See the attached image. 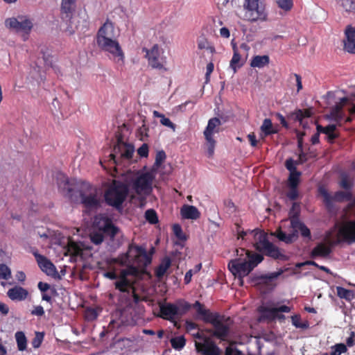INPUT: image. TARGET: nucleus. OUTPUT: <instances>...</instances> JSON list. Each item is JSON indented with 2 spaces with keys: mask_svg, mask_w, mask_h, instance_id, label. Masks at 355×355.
Returning <instances> with one entry per match:
<instances>
[{
  "mask_svg": "<svg viewBox=\"0 0 355 355\" xmlns=\"http://www.w3.org/2000/svg\"><path fill=\"white\" fill-rule=\"evenodd\" d=\"M114 36V26L109 19L98 29L96 35L98 46L103 51L110 53L117 62H124V53L116 40L112 39Z\"/></svg>",
  "mask_w": 355,
  "mask_h": 355,
  "instance_id": "nucleus-1",
  "label": "nucleus"
},
{
  "mask_svg": "<svg viewBox=\"0 0 355 355\" xmlns=\"http://www.w3.org/2000/svg\"><path fill=\"white\" fill-rule=\"evenodd\" d=\"M239 258L231 260L228 263L230 272L239 278L244 277L263 260L262 254L240 248L236 250Z\"/></svg>",
  "mask_w": 355,
  "mask_h": 355,
  "instance_id": "nucleus-2",
  "label": "nucleus"
},
{
  "mask_svg": "<svg viewBox=\"0 0 355 355\" xmlns=\"http://www.w3.org/2000/svg\"><path fill=\"white\" fill-rule=\"evenodd\" d=\"M128 192L127 184L119 180H113L105 191V202L116 210H121Z\"/></svg>",
  "mask_w": 355,
  "mask_h": 355,
  "instance_id": "nucleus-3",
  "label": "nucleus"
},
{
  "mask_svg": "<svg viewBox=\"0 0 355 355\" xmlns=\"http://www.w3.org/2000/svg\"><path fill=\"white\" fill-rule=\"evenodd\" d=\"M115 262L122 266L132 263L139 267L146 266L151 263V257L148 254L145 248L130 243L127 252L119 256Z\"/></svg>",
  "mask_w": 355,
  "mask_h": 355,
  "instance_id": "nucleus-4",
  "label": "nucleus"
},
{
  "mask_svg": "<svg viewBox=\"0 0 355 355\" xmlns=\"http://www.w3.org/2000/svg\"><path fill=\"white\" fill-rule=\"evenodd\" d=\"M243 8L245 19L248 21L253 23L268 20L264 0H245Z\"/></svg>",
  "mask_w": 355,
  "mask_h": 355,
  "instance_id": "nucleus-5",
  "label": "nucleus"
},
{
  "mask_svg": "<svg viewBox=\"0 0 355 355\" xmlns=\"http://www.w3.org/2000/svg\"><path fill=\"white\" fill-rule=\"evenodd\" d=\"M98 230L92 231L90 234V240L95 245H99L104 240L103 234L110 236L113 239L119 232L112 221L108 218H104L99 220L97 224Z\"/></svg>",
  "mask_w": 355,
  "mask_h": 355,
  "instance_id": "nucleus-6",
  "label": "nucleus"
},
{
  "mask_svg": "<svg viewBox=\"0 0 355 355\" xmlns=\"http://www.w3.org/2000/svg\"><path fill=\"white\" fill-rule=\"evenodd\" d=\"M80 198L82 205L89 211L97 209L101 206L96 189L88 182L82 184Z\"/></svg>",
  "mask_w": 355,
  "mask_h": 355,
  "instance_id": "nucleus-7",
  "label": "nucleus"
},
{
  "mask_svg": "<svg viewBox=\"0 0 355 355\" xmlns=\"http://www.w3.org/2000/svg\"><path fill=\"white\" fill-rule=\"evenodd\" d=\"M155 178L153 171L139 173L132 181V189L138 195L150 193L153 190L152 184Z\"/></svg>",
  "mask_w": 355,
  "mask_h": 355,
  "instance_id": "nucleus-8",
  "label": "nucleus"
},
{
  "mask_svg": "<svg viewBox=\"0 0 355 355\" xmlns=\"http://www.w3.org/2000/svg\"><path fill=\"white\" fill-rule=\"evenodd\" d=\"M142 52L145 53V58L148 60V66L152 69L164 71L167 70L165 67L166 57L161 55L163 51L158 44H154L150 49L144 47Z\"/></svg>",
  "mask_w": 355,
  "mask_h": 355,
  "instance_id": "nucleus-9",
  "label": "nucleus"
},
{
  "mask_svg": "<svg viewBox=\"0 0 355 355\" xmlns=\"http://www.w3.org/2000/svg\"><path fill=\"white\" fill-rule=\"evenodd\" d=\"M318 192L323 198V202L329 210L333 208L334 202H342L350 201L353 198L352 191H338L334 193V196H331L325 188L320 187Z\"/></svg>",
  "mask_w": 355,
  "mask_h": 355,
  "instance_id": "nucleus-10",
  "label": "nucleus"
},
{
  "mask_svg": "<svg viewBox=\"0 0 355 355\" xmlns=\"http://www.w3.org/2000/svg\"><path fill=\"white\" fill-rule=\"evenodd\" d=\"M220 120L217 117L209 120L208 124L204 131V136L206 140L208 157H211L214 153L216 141L214 139V134L219 132L218 127L220 125Z\"/></svg>",
  "mask_w": 355,
  "mask_h": 355,
  "instance_id": "nucleus-11",
  "label": "nucleus"
},
{
  "mask_svg": "<svg viewBox=\"0 0 355 355\" xmlns=\"http://www.w3.org/2000/svg\"><path fill=\"white\" fill-rule=\"evenodd\" d=\"M5 26L15 32H22L29 34L33 24L31 20L26 16L19 15L17 17L8 18L5 21Z\"/></svg>",
  "mask_w": 355,
  "mask_h": 355,
  "instance_id": "nucleus-12",
  "label": "nucleus"
},
{
  "mask_svg": "<svg viewBox=\"0 0 355 355\" xmlns=\"http://www.w3.org/2000/svg\"><path fill=\"white\" fill-rule=\"evenodd\" d=\"M336 237V244L355 243V220H350L344 222L339 227Z\"/></svg>",
  "mask_w": 355,
  "mask_h": 355,
  "instance_id": "nucleus-13",
  "label": "nucleus"
},
{
  "mask_svg": "<svg viewBox=\"0 0 355 355\" xmlns=\"http://www.w3.org/2000/svg\"><path fill=\"white\" fill-rule=\"evenodd\" d=\"M114 153L110 155V159L114 164H117L116 159V154H120V157L123 159H130L132 157L135 149L132 144L123 142L121 139H119L117 144L114 146Z\"/></svg>",
  "mask_w": 355,
  "mask_h": 355,
  "instance_id": "nucleus-14",
  "label": "nucleus"
},
{
  "mask_svg": "<svg viewBox=\"0 0 355 355\" xmlns=\"http://www.w3.org/2000/svg\"><path fill=\"white\" fill-rule=\"evenodd\" d=\"M227 319L224 315H221L216 320H214L211 325L214 327V330H208V332L211 333L213 336L221 340H225L230 333V327L228 324L224 323V322L229 320Z\"/></svg>",
  "mask_w": 355,
  "mask_h": 355,
  "instance_id": "nucleus-15",
  "label": "nucleus"
},
{
  "mask_svg": "<svg viewBox=\"0 0 355 355\" xmlns=\"http://www.w3.org/2000/svg\"><path fill=\"white\" fill-rule=\"evenodd\" d=\"M179 314V307L173 303H164L159 304V313L161 318L174 323V326L179 328L175 321L176 316Z\"/></svg>",
  "mask_w": 355,
  "mask_h": 355,
  "instance_id": "nucleus-16",
  "label": "nucleus"
},
{
  "mask_svg": "<svg viewBox=\"0 0 355 355\" xmlns=\"http://www.w3.org/2000/svg\"><path fill=\"white\" fill-rule=\"evenodd\" d=\"M195 346L202 355H221L220 348L210 338H206L204 343L196 342Z\"/></svg>",
  "mask_w": 355,
  "mask_h": 355,
  "instance_id": "nucleus-17",
  "label": "nucleus"
},
{
  "mask_svg": "<svg viewBox=\"0 0 355 355\" xmlns=\"http://www.w3.org/2000/svg\"><path fill=\"white\" fill-rule=\"evenodd\" d=\"M33 254L40 269L47 275H53L57 272L55 266L46 257L39 254L37 250L33 252Z\"/></svg>",
  "mask_w": 355,
  "mask_h": 355,
  "instance_id": "nucleus-18",
  "label": "nucleus"
},
{
  "mask_svg": "<svg viewBox=\"0 0 355 355\" xmlns=\"http://www.w3.org/2000/svg\"><path fill=\"white\" fill-rule=\"evenodd\" d=\"M343 49L349 53L355 54V28L351 25L347 26L345 30Z\"/></svg>",
  "mask_w": 355,
  "mask_h": 355,
  "instance_id": "nucleus-19",
  "label": "nucleus"
},
{
  "mask_svg": "<svg viewBox=\"0 0 355 355\" xmlns=\"http://www.w3.org/2000/svg\"><path fill=\"white\" fill-rule=\"evenodd\" d=\"M77 0H62L60 15L63 21H70L76 7Z\"/></svg>",
  "mask_w": 355,
  "mask_h": 355,
  "instance_id": "nucleus-20",
  "label": "nucleus"
},
{
  "mask_svg": "<svg viewBox=\"0 0 355 355\" xmlns=\"http://www.w3.org/2000/svg\"><path fill=\"white\" fill-rule=\"evenodd\" d=\"M250 232L254 233V247L258 252H261L270 243L267 233L263 230H254Z\"/></svg>",
  "mask_w": 355,
  "mask_h": 355,
  "instance_id": "nucleus-21",
  "label": "nucleus"
},
{
  "mask_svg": "<svg viewBox=\"0 0 355 355\" xmlns=\"http://www.w3.org/2000/svg\"><path fill=\"white\" fill-rule=\"evenodd\" d=\"M259 311L263 314L264 318L272 320L277 317V313L279 312L289 313L291 311V308L286 305H282L277 308L261 306L259 309Z\"/></svg>",
  "mask_w": 355,
  "mask_h": 355,
  "instance_id": "nucleus-22",
  "label": "nucleus"
},
{
  "mask_svg": "<svg viewBox=\"0 0 355 355\" xmlns=\"http://www.w3.org/2000/svg\"><path fill=\"white\" fill-rule=\"evenodd\" d=\"M331 248L323 243H318L311 250L310 257L315 259L317 257L327 258L331 253Z\"/></svg>",
  "mask_w": 355,
  "mask_h": 355,
  "instance_id": "nucleus-23",
  "label": "nucleus"
},
{
  "mask_svg": "<svg viewBox=\"0 0 355 355\" xmlns=\"http://www.w3.org/2000/svg\"><path fill=\"white\" fill-rule=\"evenodd\" d=\"M7 295L13 301H23L28 297V292L23 287L15 286L8 291Z\"/></svg>",
  "mask_w": 355,
  "mask_h": 355,
  "instance_id": "nucleus-24",
  "label": "nucleus"
},
{
  "mask_svg": "<svg viewBox=\"0 0 355 355\" xmlns=\"http://www.w3.org/2000/svg\"><path fill=\"white\" fill-rule=\"evenodd\" d=\"M115 288L122 293H129L131 290H134V281L129 278L122 277V275H119V279L114 283Z\"/></svg>",
  "mask_w": 355,
  "mask_h": 355,
  "instance_id": "nucleus-25",
  "label": "nucleus"
},
{
  "mask_svg": "<svg viewBox=\"0 0 355 355\" xmlns=\"http://www.w3.org/2000/svg\"><path fill=\"white\" fill-rule=\"evenodd\" d=\"M348 101L349 99L347 97H343L340 99V101L332 107L330 114L335 121L340 122L343 119V108Z\"/></svg>",
  "mask_w": 355,
  "mask_h": 355,
  "instance_id": "nucleus-26",
  "label": "nucleus"
},
{
  "mask_svg": "<svg viewBox=\"0 0 355 355\" xmlns=\"http://www.w3.org/2000/svg\"><path fill=\"white\" fill-rule=\"evenodd\" d=\"M180 214L182 217L185 219L196 220L200 216L198 209L196 207L189 205L182 206Z\"/></svg>",
  "mask_w": 355,
  "mask_h": 355,
  "instance_id": "nucleus-27",
  "label": "nucleus"
},
{
  "mask_svg": "<svg viewBox=\"0 0 355 355\" xmlns=\"http://www.w3.org/2000/svg\"><path fill=\"white\" fill-rule=\"evenodd\" d=\"M261 253L275 259H285L286 257L285 255L280 252L279 248L275 246L271 242H270L265 248L261 251Z\"/></svg>",
  "mask_w": 355,
  "mask_h": 355,
  "instance_id": "nucleus-28",
  "label": "nucleus"
},
{
  "mask_svg": "<svg viewBox=\"0 0 355 355\" xmlns=\"http://www.w3.org/2000/svg\"><path fill=\"white\" fill-rule=\"evenodd\" d=\"M171 266V260L169 257H164L159 265L155 270V275L158 279H161Z\"/></svg>",
  "mask_w": 355,
  "mask_h": 355,
  "instance_id": "nucleus-29",
  "label": "nucleus"
},
{
  "mask_svg": "<svg viewBox=\"0 0 355 355\" xmlns=\"http://www.w3.org/2000/svg\"><path fill=\"white\" fill-rule=\"evenodd\" d=\"M270 62V58L267 55H255L254 56L250 62V67L253 68H263L268 65Z\"/></svg>",
  "mask_w": 355,
  "mask_h": 355,
  "instance_id": "nucleus-30",
  "label": "nucleus"
},
{
  "mask_svg": "<svg viewBox=\"0 0 355 355\" xmlns=\"http://www.w3.org/2000/svg\"><path fill=\"white\" fill-rule=\"evenodd\" d=\"M245 59H242L241 54L239 52L233 53V56L230 60V67L236 73L238 69L243 67L245 64Z\"/></svg>",
  "mask_w": 355,
  "mask_h": 355,
  "instance_id": "nucleus-31",
  "label": "nucleus"
},
{
  "mask_svg": "<svg viewBox=\"0 0 355 355\" xmlns=\"http://www.w3.org/2000/svg\"><path fill=\"white\" fill-rule=\"evenodd\" d=\"M260 129L265 137L277 134L278 132V130L273 127L272 121L270 119H265L263 120Z\"/></svg>",
  "mask_w": 355,
  "mask_h": 355,
  "instance_id": "nucleus-32",
  "label": "nucleus"
},
{
  "mask_svg": "<svg viewBox=\"0 0 355 355\" xmlns=\"http://www.w3.org/2000/svg\"><path fill=\"white\" fill-rule=\"evenodd\" d=\"M275 236L279 241H284L286 243H293L297 237V234L295 232L287 234L281 229L276 231Z\"/></svg>",
  "mask_w": 355,
  "mask_h": 355,
  "instance_id": "nucleus-33",
  "label": "nucleus"
},
{
  "mask_svg": "<svg viewBox=\"0 0 355 355\" xmlns=\"http://www.w3.org/2000/svg\"><path fill=\"white\" fill-rule=\"evenodd\" d=\"M312 112L310 110H297L295 112H293L291 116V117L302 123V120L305 118L311 117Z\"/></svg>",
  "mask_w": 355,
  "mask_h": 355,
  "instance_id": "nucleus-34",
  "label": "nucleus"
},
{
  "mask_svg": "<svg viewBox=\"0 0 355 355\" xmlns=\"http://www.w3.org/2000/svg\"><path fill=\"white\" fill-rule=\"evenodd\" d=\"M15 339L17 348L19 351H24L27 347V339L23 331H17L15 333Z\"/></svg>",
  "mask_w": 355,
  "mask_h": 355,
  "instance_id": "nucleus-35",
  "label": "nucleus"
},
{
  "mask_svg": "<svg viewBox=\"0 0 355 355\" xmlns=\"http://www.w3.org/2000/svg\"><path fill=\"white\" fill-rule=\"evenodd\" d=\"M153 116L156 118H160V123L162 125L171 128L175 131L176 125L168 118H166L164 114L159 113L158 111H153Z\"/></svg>",
  "mask_w": 355,
  "mask_h": 355,
  "instance_id": "nucleus-36",
  "label": "nucleus"
},
{
  "mask_svg": "<svg viewBox=\"0 0 355 355\" xmlns=\"http://www.w3.org/2000/svg\"><path fill=\"white\" fill-rule=\"evenodd\" d=\"M353 181L350 180L347 173H344L341 174L340 180L339 182V185L341 188H343L345 191H351L353 187Z\"/></svg>",
  "mask_w": 355,
  "mask_h": 355,
  "instance_id": "nucleus-37",
  "label": "nucleus"
},
{
  "mask_svg": "<svg viewBox=\"0 0 355 355\" xmlns=\"http://www.w3.org/2000/svg\"><path fill=\"white\" fill-rule=\"evenodd\" d=\"M337 295L341 298L345 299L347 301H350L354 297V293L352 291L346 289L341 286H337Z\"/></svg>",
  "mask_w": 355,
  "mask_h": 355,
  "instance_id": "nucleus-38",
  "label": "nucleus"
},
{
  "mask_svg": "<svg viewBox=\"0 0 355 355\" xmlns=\"http://www.w3.org/2000/svg\"><path fill=\"white\" fill-rule=\"evenodd\" d=\"M119 274L122 275V277H125L128 278V276L137 277L139 275V270L137 267L130 265L128 266L125 269L121 270Z\"/></svg>",
  "mask_w": 355,
  "mask_h": 355,
  "instance_id": "nucleus-39",
  "label": "nucleus"
},
{
  "mask_svg": "<svg viewBox=\"0 0 355 355\" xmlns=\"http://www.w3.org/2000/svg\"><path fill=\"white\" fill-rule=\"evenodd\" d=\"M80 252V248L79 245L73 241L72 240H69L66 248L65 255H78Z\"/></svg>",
  "mask_w": 355,
  "mask_h": 355,
  "instance_id": "nucleus-40",
  "label": "nucleus"
},
{
  "mask_svg": "<svg viewBox=\"0 0 355 355\" xmlns=\"http://www.w3.org/2000/svg\"><path fill=\"white\" fill-rule=\"evenodd\" d=\"M302 173L300 171H294V173H290L288 184L289 187H297L300 181V176Z\"/></svg>",
  "mask_w": 355,
  "mask_h": 355,
  "instance_id": "nucleus-41",
  "label": "nucleus"
},
{
  "mask_svg": "<svg viewBox=\"0 0 355 355\" xmlns=\"http://www.w3.org/2000/svg\"><path fill=\"white\" fill-rule=\"evenodd\" d=\"M289 216H290L291 227L294 230H297V229L299 230L302 227V225H303L304 224L300 220L298 212L293 213V211H291L289 213ZM295 232L297 234V230H295Z\"/></svg>",
  "mask_w": 355,
  "mask_h": 355,
  "instance_id": "nucleus-42",
  "label": "nucleus"
},
{
  "mask_svg": "<svg viewBox=\"0 0 355 355\" xmlns=\"http://www.w3.org/2000/svg\"><path fill=\"white\" fill-rule=\"evenodd\" d=\"M171 346L176 350L182 349L186 345V340L184 336H178L171 339Z\"/></svg>",
  "mask_w": 355,
  "mask_h": 355,
  "instance_id": "nucleus-43",
  "label": "nucleus"
},
{
  "mask_svg": "<svg viewBox=\"0 0 355 355\" xmlns=\"http://www.w3.org/2000/svg\"><path fill=\"white\" fill-rule=\"evenodd\" d=\"M347 347L344 343H338L331 347L329 355H341L347 352Z\"/></svg>",
  "mask_w": 355,
  "mask_h": 355,
  "instance_id": "nucleus-44",
  "label": "nucleus"
},
{
  "mask_svg": "<svg viewBox=\"0 0 355 355\" xmlns=\"http://www.w3.org/2000/svg\"><path fill=\"white\" fill-rule=\"evenodd\" d=\"M146 220L152 225H155L159 222L157 212L153 209H147L145 212Z\"/></svg>",
  "mask_w": 355,
  "mask_h": 355,
  "instance_id": "nucleus-45",
  "label": "nucleus"
},
{
  "mask_svg": "<svg viewBox=\"0 0 355 355\" xmlns=\"http://www.w3.org/2000/svg\"><path fill=\"white\" fill-rule=\"evenodd\" d=\"M202 316L205 322L212 324L213 321L218 319L220 315L216 312L212 313L209 309H207V311H205V313L202 315Z\"/></svg>",
  "mask_w": 355,
  "mask_h": 355,
  "instance_id": "nucleus-46",
  "label": "nucleus"
},
{
  "mask_svg": "<svg viewBox=\"0 0 355 355\" xmlns=\"http://www.w3.org/2000/svg\"><path fill=\"white\" fill-rule=\"evenodd\" d=\"M275 2L278 7L286 12L290 11L293 6V0H275Z\"/></svg>",
  "mask_w": 355,
  "mask_h": 355,
  "instance_id": "nucleus-47",
  "label": "nucleus"
},
{
  "mask_svg": "<svg viewBox=\"0 0 355 355\" xmlns=\"http://www.w3.org/2000/svg\"><path fill=\"white\" fill-rule=\"evenodd\" d=\"M166 155L164 150H159L155 156V161L153 166V171H154L157 168H158L161 164L164 162L166 159Z\"/></svg>",
  "mask_w": 355,
  "mask_h": 355,
  "instance_id": "nucleus-48",
  "label": "nucleus"
},
{
  "mask_svg": "<svg viewBox=\"0 0 355 355\" xmlns=\"http://www.w3.org/2000/svg\"><path fill=\"white\" fill-rule=\"evenodd\" d=\"M316 130L318 132L320 133H323L328 135L329 134L335 132V130H336V125L330 124L327 125L326 127H323L322 125L318 124L316 125Z\"/></svg>",
  "mask_w": 355,
  "mask_h": 355,
  "instance_id": "nucleus-49",
  "label": "nucleus"
},
{
  "mask_svg": "<svg viewBox=\"0 0 355 355\" xmlns=\"http://www.w3.org/2000/svg\"><path fill=\"white\" fill-rule=\"evenodd\" d=\"M292 324L297 328H301L303 329L309 328L308 322H302L301 318L299 315H295L291 317Z\"/></svg>",
  "mask_w": 355,
  "mask_h": 355,
  "instance_id": "nucleus-50",
  "label": "nucleus"
},
{
  "mask_svg": "<svg viewBox=\"0 0 355 355\" xmlns=\"http://www.w3.org/2000/svg\"><path fill=\"white\" fill-rule=\"evenodd\" d=\"M173 232L175 236L180 241H186L187 237L184 234L181 226L179 224H174L173 225Z\"/></svg>",
  "mask_w": 355,
  "mask_h": 355,
  "instance_id": "nucleus-51",
  "label": "nucleus"
},
{
  "mask_svg": "<svg viewBox=\"0 0 355 355\" xmlns=\"http://www.w3.org/2000/svg\"><path fill=\"white\" fill-rule=\"evenodd\" d=\"M11 277L10 269L4 263L0 264V279L8 280Z\"/></svg>",
  "mask_w": 355,
  "mask_h": 355,
  "instance_id": "nucleus-52",
  "label": "nucleus"
},
{
  "mask_svg": "<svg viewBox=\"0 0 355 355\" xmlns=\"http://www.w3.org/2000/svg\"><path fill=\"white\" fill-rule=\"evenodd\" d=\"M341 6L346 12H354L355 0H341Z\"/></svg>",
  "mask_w": 355,
  "mask_h": 355,
  "instance_id": "nucleus-53",
  "label": "nucleus"
},
{
  "mask_svg": "<svg viewBox=\"0 0 355 355\" xmlns=\"http://www.w3.org/2000/svg\"><path fill=\"white\" fill-rule=\"evenodd\" d=\"M98 316V313L95 309L88 308L85 311V318L87 321H94L96 320Z\"/></svg>",
  "mask_w": 355,
  "mask_h": 355,
  "instance_id": "nucleus-54",
  "label": "nucleus"
},
{
  "mask_svg": "<svg viewBox=\"0 0 355 355\" xmlns=\"http://www.w3.org/2000/svg\"><path fill=\"white\" fill-rule=\"evenodd\" d=\"M234 343L232 342L230 345L225 348V355H243L241 350L234 346Z\"/></svg>",
  "mask_w": 355,
  "mask_h": 355,
  "instance_id": "nucleus-55",
  "label": "nucleus"
},
{
  "mask_svg": "<svg viewBox=\"0 0 355 355\" xmlns=\"http://www.w3.org/2000/svg\"><path fill=\"white\" fill-rule=\"evenodd\" d=\"M296 161L293 160L292 158L287 159L285 162V166L287 170L290 171V173H294V171H297L296 166Z\"/></svg>",
  "mask_w": 355,
  "mask_h": 355,
  "instance_id": "nucleus-56",
  "label": "nucleus"
},
{
  "mask_svg": "<svg viewBox=\"0 0 355 355\" xmlns=\"http://www.w3.org/2000/svg\"><path fill=\"white\" fill-rule=\"evenodd\" d=\"M44 338V334L40 332H36L35 337L33 340L32 345L33 347L37 348L39 347Z\"/></svg>",
  "mask_w": 355,
  "mask_h": 355,
  "instance_id": "nucleus-57",
  "label": "nucleus"
},
{
  "mask_svg": "<svg viewBox=\"0 0 355 355\" xmlns=\"http://www.w3.org/2000/svg\"><path fill=\"white\" fill-rule=\"evenodd\" d=\"M284 270L280 269L279 271L274 272L268 275H262L261 278L266 280H272L279 277L284 272Z\"/></svg>",
  "mask_w": 355,
  "mask_h": 355,
  "instance_id": "nucleus-58",
  "label": "nucleus"
},
{
  "mask_svg": "<svg viewBox=\"0 0 355 355\" xmlns=\"http://www.w3.org/2000/svg\"><path fill=\"white\" fill-rule=\"evenodd\" d=\"M197 44L199 49H205L209 44L207 39L204 36H200L198 38Z\"/></svg>",
  "mask_w": 355,
  "mask_h": 355,
  "instance_id": "nucleus-59",
  "label": "nucleus"
},
{
  "mask_svg": "<svg viewBox=\"0 0 355 355\" xmlns=\"http://www.w3.org/2000/svg\"><path fill=\"white\" fill-rule=\"evenodd\" d=\"M137 153L141 157H147L148 155V146L143 144L137 150Z\"/></svg>",
  "mask_w": 355,
  "mask_h": 355,
  "instance_id": "nucleus-60",
  "label": "nucleus"
},
{
  "mask_svg": "<svg viewBox=\"0 0 355 355\" xmlns=\"http://www.w3.org/2000/svg\"><path fill=\"white\" fill-rule=\"evenodd\" d=\"M286 196L290 200H295L299 196L297 187H290V190L287 193Z\"/></svg>",
  "mask_w": 355,
  "mask_h": 355,
  "instance_id": "nucleus-61",
  "label": "nucleus"
},
{
  "mask_svg": "<svg viewBox=\"0 0 355 355\" xmlns=\"http://www.w3.org/2000/svg\"><path fill=\"white\" fill-rule=\"evenodd\" d=\"M44 313V308L40 305L35 306L31 311V315L38 317L43 316Z\"/></svg>",
  "mask_w": 355,
  "mask_h": 355,
  "instance_id": "nucleus-62",
  "label": "nucleus"
},
{
  "mask_svg": "<svg viewBox=\"0 0 355 355\" xmlns=\"http://www.w3.org/2000/svg\"><path fill=\"white\" fill-rule=\"evenodd\" d=\"M299 230L300 231V234L303 237L308 238L309 239H311V231L304 224L302 225Z\"/></svg>",
  "mask_w": 355,
  "mask_h": 355,
  "instance_id": "nucleus-63",
  "label": "nucleus"
},
{
  "mask_svg": "<svg viewBox=\"0 0 355 355\" xmlns=\"http://www.w3.org/2000/svg\"><path fill=\"white\" fill-rule=\"evenodd\" d=\"M148 130H149L148 128L145 124H143L138 129V134L141 136V139H143L144 137H148Z\"/></svg>",
  "mask_w": 355,
  "mask_h": 355,
  "instance_id": "nucleus-64",
  "label": "nucleus"
}]
</instances>
